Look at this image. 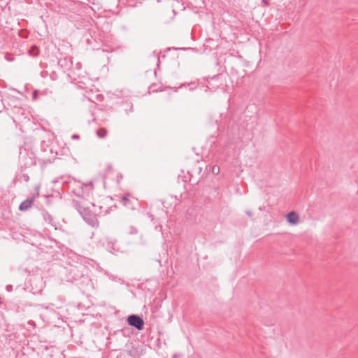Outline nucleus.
Instances as JSON below:
<instances>
[{
	"label": "nucleus",
	"instance_id": "obj_1",
	"mask_svg": "<svg viewBox=\"0 0 358 358\" xmlns=\"http://www.w3.org/2000/svg\"><path fill=\"white\" fill-rule=\"evenodd\" d=\"M85 271H87V269L83 266H71L69 269L68 280L81 287L87 285L90 280Z\"/></svg>",
	"mask_w": 358,
	"mask_h": 358
},
{
	"label": "nucleus",
	"instance_id": "obj_2",
	"mask_svg": "<svg viewBox=\"0 0 358 358\" xmlns=\"http://www.w3.org/2000/svg\"><path fill=\"white\" fill-rule=\"evenodd\" d=\"M77 206L78 211L82 217L83 218L84 221L89 225L92 226V227L98 228L99 226V222L96 215L92 213L88 209L82 208L78 203Z\"/></svg>",
	"mask_w": 358,
	"mask_h": 358
},
{
	"label": "nucleus",
	"instance_id": "obj_3",
	"mask_svg": "<svg viewBox=\"0 0 358 358\" xmlns=\"http://www.w3.org/2000/svg\"><path fill=\"white\" fill-rule=\"evenodd\" d=\"M127 324L135 327L137 330H142L144 327L143 319L138 315H130L127 318Z\"/></svg>",
	"mask_w": 358,
	"mask_h": 358
},
{
	"label": "nucleus",
	"instance_id": "obj_4",
	"mask_svg": "<svg viewBox=\"0 0 358 358\" xmlns=\"http://www.w3.org/2000/svg\"><path fill=\"white\" fill-rule=\"evenodd\" d=\"M29 154L27 152L26 150H20V159L24 163V166H30L33 165H36V162L34 159V154L31 152L30 155H29V159H27L26 156Z\"/></svg>",
	"mask_w": 358,
	"mask_h": 358
},
{
	"label": "nucleus",
	"instance_id": "obj_5",
	"mask_svg": "<svg viewBox=\"0 0 358 358\" xmlns=\"http://www.w3.org/2000/svg\"><path fill=\"white\" fill-rule=\"evenodd\" d=\"M34 199L35 196H33L32 197L28 198L27 199L23 201L19 206V210L20 211H25L29 209L31 207Z\"/></svg>",
	"mask_w": 358,
	"mask_h": 358
},
{
	"label": "nucleus",
	"instance_id": "obj_6",
	"mask_svg": "<svg viewBox=\"0 0 358 358\" xmlns=\"http://www.w3.org/2000/svg\"><path fill=\"white\" fill-rule=\"evenodd\" d=\"M287 220L291 224H296L299 222V215L295 211L287 214Z\"/></svg>",
	"mask_w": 358,
	"mask_h": 358
},
{
	"label": "nucleus",
	"instance_id": "obj_7",
	"mask_svg": "<svg viewBox=\"0 0 358 358\" xmlns=\"http://www.w3.org/2000/svg\"><path fill=\"white\" fill-rule=\"evenodd\" d=\"M107 247L111 252H118L120 248L117 245V241L112 238H107Z\"/></svg>",
	"mask_w": 358,
	"mask_h": 358
},
{
	"label": "nucleus",
	"instance_id": "obj_8",
	"mask_svg": "<svg viewBox=\"0 0 358 358\" xmlns=\"http://www.w3.org/2000/svg\"><path fill=\"white\" fill-rule=\"evenodd\" d=\"M41 215L43 216V220L46 222H48L51 226H56V224L54 221L52 216L47 210H43Z\"/></svg>",
	"mask_w": 358,
	"mask_h": 358
},
{
	"label": "nucleus",
	"instance_id": "obj_9",
	"mask_svg": "<svg viewBox=\"0 0 358 358\" xmlns=\"http://www.w3.org/2000/svg\"><path fill=\"white\" fill-rule=\"evenodd\" d=\"M120 202L126 207L131 209H134V207L131 205V201L129 199L128 195H123L121 198Z\"/></svg>",
	"mask_w": 358,
	"mask_h": 358
},
{
	"label": "nucleus",
	"instance_id": "obj_10",
	"mask_svg": "<svg viewBox=\"0 0 358 358\" xmlns=\"http://www.w3.org/2000/svg\"><path fill=\"white\" fill-rule=\"evenodd\" d=\"M29 55L32 57H37L40 53L39 48L36 45H32L29 50Z\"/></svg>",
	"mask_w": 358,
	"mask_h": 358
},
{
	"label": "nucleus",
	"instance_id": "obj_11",
	"mask_svg": "<svg viewBox=\"0 0 358 358\" xmlns=\"http://www.w3.org/2000/svg\"><path fill=\"white\" fill-rule=\"evenodd\" d=\"M96 135L99 138H103L107 135V130L105 128H100L96 131Z\"/></svg>",
	"mask_w": 358,
	"mask_h": 358
},
{
	"label": "nucleus",
	"instance_id": "obj_12",
	"mask_svg": "<svg viewBox=\"0 0 358 358\" xmlns=\"http://www.w3.org/2000/svg\"><path fill=\"white\" fill-rule=\"evenodd\" d=\"M5 59L8 61V62H13L15 58L14 57L10 55V54H8V53H6L5 55Z\"/></svg>",
	"mask_w": 358,
	"mask_h": 358
},
{
	"label": "nucleus",
	"instance_id": "obj_13",
	"mask_svg": "<svg viewBox=\"0 0 358 358\" xmlns=\"http://www.w3.org/2000/svg\"><path fill=\"white\" fill-rule=\"evenodd\" d=\"M212 172H213V174H218V173L220 172L219 166H213Z\"/></svg>",
	"mask_w": 358,
	"mask_h": 358
},
{
	"label": "nucleus",
	"instance_id": "obj_14",
	"mask_svg": "<svg viewBox=\"0 0 358 358\" xmlns=\"http://www.w3.org/2000/svg\"><path fill=\"white\" fill-rule=\"evenodd\" d=\"M127 104L128 105V106H129V108L125 109L126 113H129V112H133V105L128 103H127Z\"/></svg>",
	"mask_w": 358,
	"mask_h": 358
},
{
	"label": "nucleus",
	"instance_id": "obj_15",
	"mask_svg": "<svg viewBox=\"0 0 358 358\" xmlns=\"http://www.w3.org/2000/svg\"><path fill=\"white\" fill-rule=\"evenodd\" d=\"M38 93V90H34V91L33 92L32 99H33L34 100L36 99Z\"/></svg>",
	"mask_w": 358,
	"mask_h": 358
},
{
	"label": "nucleus",
	"instance_id": "obj_16",
	"mask_svg": "<svg viewBox=\"0 0 358 358\" xmlns=\"http://www.w3.org/2000/svg\"><path fill=\"white\" fill-rule=\"evenodd\" d=\"M80 137L78 134H73L71 136V138L74 139V140H78V139H80Z\"/></svg>",
	"mask_w": 358,
	"mask_h": 358
},
{
	"label": "nucleus",
	"instance_id": "obj_17",
	"mask_svg": "<svg viewBox=\"0 0 358 358\" xmlns=\"http://www.w3.org/2000/svg\"><path fill=\"white\" fill-rule=\"evenodd\" d=\"M245 213H246V215H247L248 217H250V218H252V211H251V210H246V211H245Z\"/></svg>",
	"mask_w": 358,
	"mask_h": 358
},
{
	"label": "nucleus",
	"instance_id": "obj_18",
	"mask_svg": "<svg viewBox=\"0 0 358 358\" xmlns=\"http://www.w3.org/2000/svg\"><path fill=\"white\" fill-rule=\"evenodd\" d=\"M130 234H136L137 233V229L134 228V227H131V231L129 232Z\"/></svg>",
	"mask_w": 358,
	"mask_h": 358
},
{
	"label": "nucleus",
	"instance_id": "obj_19",
	"mask_svg": "<svg viewBox=\"0 0 358 358\" xmlns=\"http://www.w3.org/2000/svg\"><path fill=\"white\" fill-rule=\"evenodd\" d=\"M24 178L25 181H28L29 179V176L27 175H24Z\"/></svg>",
	"mask_w": 358,
	"mask_h": 358
},
{
	"label": "nucleus",
	"instance_id": "obj_20",
	"mask_svg": "<svg viewBox=\"0 0 358 358\" xmlns=\"http://www.w3.org/2000/svg\"><path fill=\"white\" fill-rule=\"evenodd\" d=\"M89 185L91 186V189H93V184H92V182L90 181Z\"/></svg>",
	"mask_w": 358,
	"mask_h": 358
},
{
	"label": "nucleus",
	"instance_id": "obj_21",
	"mask_svg": "<svg viewBox=\"0 0 358 358\" xmlns=\"http://www.w3.org/2000/svg\"><path fill=\"white\" fill-rule=\"evenodd\" d=\"M198 169H199V173H201V169H202L201 167H198Z\"/></svg>",
	"mask_w": 358,
	"mask_h": 358
},
{
	"label": "nucleus",
	"instance_id": "obj_22",
	"mask_svg": "<svg viewBox=\"0 0 358 358\" xmlns=\"http://www.w3.org/2000/svg\"><path fill=\"white\" fill-rule=\"evenodd\" d=\"M87 42L88 43H90V39H87Z\"/></svg>",
	"mask_w": 358,
	"mask_h": 358
}]
</instances>
